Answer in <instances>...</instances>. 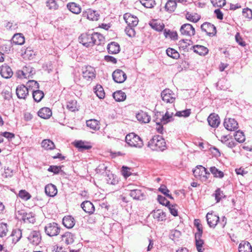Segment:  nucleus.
<instances>
[{"mask_svg":"<svg viewBox=\"0 0 252 252\" xmlns=\"http://www.w3.org/2000/svg\"><path fill=\"white\" fill-rule=\"evenodd\" d=\"M148 147L153 151L162 152L166 149V144L161 136L157 135L148 142Z\"/></svg>","mask_w":252,"mask_h":252,"instance_id":"f257e3e1","label":"nucleus"},{"mask_svg":"<svg viewBox=\"0 0 252 252\" xmlns=\"http://www.w3.org/2000/svg\"><path fill=\"white\" fill-rule=\"evenodd\" d=\"M126 142L130 146L141 148L143 142L141 138L134 133H130L126 136Z\"/></svg>","mask_w":252,"mask_h":252,"instance_id":"f03ea898","label":"nucleus"},{"mask_svg":"<svg viewBox=\"0 0 252 252\" xmlns=\"http://www.w3.org/2000/svg\"><path fill=\"white\" fill-rule=\"evenodd\" d=\"M192 171L195 178L202 181H206L210 176V173L207 171V169L202 165H197L196 168Z\"/></svg>","mask_w":252,"mask_h":252,"instance_id":"7ed1b4c3","label":"nucleus"},{"mask_svg":"<svg viewBox=\"0 0 252 252\" xmlns=\"http://www.w3.org/2000/svg\"><path fill=\"white\" fill-rule=\"evenodd\" d=\"M60 227L56 222H51L47 224L44 227L45 233L50 236H57L60 232Z\"/></svg>","mask_w":252,"mask_h":252,"instance_id":"20e7f679","label":"nucleus"},{"mask_svg":"<svg viewBox=\"0 0 252 252\" xmlns=\"http://www.w3.org/2000/svg\"><path fill=\"white\" fill-rule=\"evenodd\" d=\"M94 32L92 33H85L82 34L79 37L80 43L86 47H90L94 45Z\"/></svg>","mask_w":252,"mask_h":252,"instance_id":"39448f33","label":"nucleus"},{"mask_svg":"<svg viewBox=\"0 0 252 252\" xmlns=\"http://www.w3.org/2000/svg\"><path fill=\"white\" fill-rule=\"evenodd\" d=\"M17 213L25 223H33L35 221V215L32 212L27 213L24 210H20Z\"/></svg>","mask_w":252,"mask_h":252,"instance_id":"423d86ee","label":"nucleus"},{"mask_svg":"<svg viewBox=\"0 0 252 252\" xmlns=\"http://www.w3.org/2000/svg\"><path fill=\"white\" fill-rule=\"evenodd\" d=\"M161 97L162 100L166 103H173L175 99V94L168 89H166L161 92Z\"/></svg>","mask_w":252,"mask_h":252,"instance_id":"0eeeda50","label":"nucleus"},{"mask_svg":"<svg viewBox=\"0 0 252 252\" xmlns=\"http://www.w3.org/2000/svg\"><path fill=\"white\" fill-rule=\"evenodd\" d=\"M83 77L87 81H92L95 77V71L94 67L87 66L83 69Z\"/></svg>","mask_w":252,"mask_h":252,"instance_id":"6e6552de","label":"nucleus"},{"mask_svg":"<svg viewBox=\"0 0 252 252\" xmlns=\"http://www.w3.org/2000/svg\"><path fill=\"white\" fill-rule=\"evenodd\" d=\"M202 32H205L208 35L213 36L216 34L217 31L215 26L210 23L205 22L201 26Z\"/></svg>","mask_w":252,"mask_h":252,"instance_id":"1a4fd4ad","label":"nucleus"},{"mask_svg":"<svg viewBox=\"0 0 252 252\" xmlns=\"http://www.w3.org/2000/svg\"><path fill=\"white\" fill-rule=\"evenodd\" d=\"M180 31L182 35L190 37L193 36L195 33L194 28L189 24H183L181 27Z\"/></svg>","mask_w":252,"mask_h":252,"instance_id":"9d476101","label":"nucleus"},{"mask_svg":"<svg viewBox=\"0 0 252 252\" xmlns=\"http://www.w3.org/2000/svg\"><path fill=\"white\" fill-rule=\"evenodd\" d=\"M112 77L115 82L122 83L126 80L127 77L122 70L117 69L113 72Z\"/></svg>","mask_w":252,"mask_h":252,"instance_id":"9b49d317","label":"nucleus"},{"mask_svg":"<svg viewBox=\"0 0 252 252\" xmlns=\"http://www.w3.org/2000/svg\"><path fill=\"white\" fill-rule=\"evenodd\" d=\"M129 195L136 200H143L146 198L144 190L141 189H131L130 190Z\"/></svg>","mask_w":252,"mask_h":252,"instance_id":"f8f14e48","label":"nucleus"},{"mask_svg":"<svg viewBox=\"0 0 252 252\" xmlns=\"http://www.w3.org/2000/svg\"><path fill=\"white\" fill-rule=\"evenodd\" d=\"M206 217L208 225L212 228H215L220 220L219 216L213 212L208 213Z\"/></svg>","mask_w":252,"mask_h":252,"instance_id":"ddd939ff","label":"nucleus"},{"mask_svg":"<svg viewBox=\"0 0 252 252\" xmlns=\"http://www.w3.org/2000/svg\"><path fill=\"white\" fill-rule=\"evenodd\" d=\"M209 125L213 128H217L220 124V119L219 115L214 113H211L207 118Z\"/></svg>","mask_w":252,"mask_h":252,"instance_id":"4468645a","label":"nucleus"},{"mask_svg":"<svg viewBox=\"0 0 252 252\" xmlns=\"http://www.w3.org/2000/svg\"><path fill=\"white\" fill-rule=\"evenodd\" d=\"M28 239L32 245L37 246L41 242V236L38 231H32L28 237Z\"/></svg>","mask_w":252,"mask_h":252,"instance_id":"2eb2a0df","label":"nucleus"},{"mask_svg":"<svg viewBox=\"0 0 252 252\" xmlns=\"http://www.w3.org/2000/svg\"><path fill=\"white\" fill-rule=\"evenodd\" d=\"M29 90L28 88L24 85H19L16 90L17 97L20 99H26L29 95Z\"/></svg>","mask_w":252,"mask_h":252,"instance_id":"dca6fc26","label":"nucleus"},{"mask_svg":"<svg viewBox=\"0 0 252 252\" xmlns=\"http://www.w3.org/2000/svg\"><path fill=\"white\" fill-rule=\"evenodd\" d=\"M224 126L230 131H235L238 128V124L234 119H225L223 123Z\"/></svg>","mask_w":252,"mask_h":252,"instance_id":"f3484780","label":"nucleus"},{"mask_svg":"<svg viewBox=\"0 0 252 252\" xmlns=\"http://www.w3.org/2000/svg\"><path fill=\"white\" fill-rule=\"evenodd\" d=\"M124 19L127 24V26H130L132 27L136 26L139 21L137 17L128 13L124 15Z\"/></svg>","mask_w":252,"mask_h":252,"instance_id":"a211bd4d","label":"nucleus"},{"mask_svg":"<svg viewBox=\"0 0 252 252\" xmlns=\"http://www.w3.org/2000/svg\"><path fill=\"white\" fill-rule=\"evenodd\" d=\"M0 74L2 77L8 79L12 77L13 71L8 65L4 64L0 67Z\"/></svg>","mask_w":252,"mask_h":252,"instance_id":"6ab92c4d","label":"nucleus"},{"mask_svg":"<svg viewBox=\"0 0 252 252\" xmlns=\"http://www.w3.org/2000/svg\"><path fill=\"white\" fill-rule=\"evenodd\" d=\"M58 192L57 187L52 184H49L45 187V192L46 194L50 197L55 196Z\"/></svg>","mask_w":252,"mask_h":252,"instance_id":"aec40b11","label":"nucleus"},{"mask_svg":"<svg viewBox=\"0 0 252 252\" xmlns=\"http://www.w3.org/2000/svg\"><path fill=\"white\" fill-rule=\"evenodd\" d=\"M81 207L83 210L89 214H93L94 211V207L90 201H85L81 204Z\"/></svg>","mask_w":252,"mask_h":252,"instance_id":"412c9836","label":"nucleus"},{"mask_svg":"<svg viewBox=\"0 0 252 252\" xmlns=\"http://www.w3.org/2000/svg\"><path fill=\"white\" fill-rule=\"evenodd\" d=\"M52 111L48 107L41 108L38 112V116L44 119H48L52 116Z\"/></svg>","mask_w":252,"mask_h":252,"instance_id":"4be33fe9","label":"nucleus"},{"mask_svg":"<svg viewBox=\"0 0 252 252\" xmlns=\"http://www.w3.org/2000/svg\"><path fill=\"white\" fill-rule=\"evenodd\" d=\"M136 117L138 121L144 123H148L151 120L150 116L147 113L143 111L138 113L136 115Z\"/></svg>","mask_w":252,"mask_h":252,"instance_id":"5701e85b","label":"nucleus"},{"mask_svg":"<svg viewBox=\"0 0 252 252\" xmlns=\"http://www.w3.org/2000/svg\"><path fill=\"white\" fill-rule=\"evenodd\" d=\"M106 180L108 184L115 185L118 183L119 179L116 175L112 174L110 171H106Z\"/></svg>","mask_w":252,"mask_h":252,"instance_id":"b1692460","label":"nucleus"},{"mask_svg":"<svg viewBox=\"0 0 252 252\" xmlns=\"http://www.w3.org/2000/svg\"><path fill=\"white\" fill-rule=\"evenodd\" d=\"M107 50L109 54H115L120 51L119 44L115 42H112L107 45Z\"/></svg>","mask_w":252,"mask_h":252,"instance_id":"393cba45","label":"nucleus"},{"mask_svg":"<svg viewBox=\"0 0 252 252\" xmlns=\"http://www.w3.org/2000/svg\"><path fill=\"white\" fill-rule=\"evenodd\" d=\"M63 223L67 228H71L75 225L74 219L71 216L64 217L63 219Z\"/></svg>","mask_w":252,"mask_h":252,"instance_id":"a878e982","label":"nucleus"},{"mask_svg":"<svg viewBox=\"0 0 252 252\" xmlns=\"http://www.w3.org/2000/svg\"><path fill=\"white\" fill-rule=\"evenodd\" d=\"M239 252H252V247L248 241H242L239 246Z\"/></svg>","mask_w":252,"mask_h":252,"instance_id":"bb28decb","label":"nucleus"},{"mask_svg":"<svg viewBox=\"0 0 252 252\" xmlns=\"http://www.w3.org/2000/svg\"><path fill=\"white\" fill-rule=\"evenodd\" d=\"M173 113L169 114L168 112H166L164 114L162 112V116L159 120H157V121L160 122V125H165L168 123L172 121Z\"/></svg>","mask_w":252,"mask_h":252,"instance_id":"cd10ccee","label":"nucleus"},{"mask_svg":"<svg viewBox=\"0 0 252 252\" xmlns=\"http://www.w3.org/2000/svg\"><path fill=\"white\" fill-rule=\"evenodd\" d=\"M192 48L194 52L201 56H205L209 51L207 48L202 45H196L192 46Z\"/></svg>","mask_w":252,"mask_h":252,"instance_id":"c85d7f7f","label":"nucleus"},{"mask_svg":"<svg viewBox=\"0 0 252 252\" xmlns=\"http://www.w3.org/2000/svg\"><path fill=\"white\" fill-rule=\"evenodd\" d=\"M66 108L71 112H75L79 110L80 106L76 100H71L67 102Z\"/></svg>","mask_w":252,"mask_h":252,"instance_id":"c756f323","label":"nucleus"},{"mask_svg":"<svg viewBox=\"0 0 252 252\" xmlns=\"http://www.w3.org/2000/svg\"><path fill=\"white\" fill-rule=\"evenodd\" d=\"M67 7L71 12L76 14H79L81 11L80 6L75 2L68 3Z\"/></svg>","mask_w":252,"mask_h":252,"instance_id":"7c9ffc66","label":"nucleus"},{"mask_svg":"<svg viewBox=\"0 0 252 252\" xmlns=\"http://www.w3.org/2000/svg\"><path fill=\"white\" fill-rule=\"evenodd\" d=\"M62 241L67 245H69L74 242V235L70 232H66L62 236Z\"/></svg>","mask_w":252,"mask_h":252,"instance_id":"2f4dec72","label":"nucleus"},{"mask_svg":"<svg viewBox=\"0 0 252 252\" xmlns=\"http://www.w3.org/2000/svg\"><path fill=\"white\" fill-rule=\"evenodd\" d=\"M11 40L15 45H22L25 42V38L22 34L16 33L13 36Z\"/></svg>","mask_w":252,"mask_h":252,"instance_id":"473e14b6","label":"nucleus"},{"mask_svg":"<svg viewBox=\"0 0 252 252\" xmlns=\"http://www.w3.org/2000/svg\"><path fill=\"white\" fill-rule=\"evenodd\" d=\"M20 72L24 74L26 78H30V77H32V76L35 74V71L33 67L29 65L23 67L22 72Z\"/></svg>","mask_w":252,"mask_h":252,"instance_id":"72a5a7b5","label":"nucleus"},{"mask_svg":"<svg viewBox=\"0 0 252 252\" xmlns=\"http://www.w3.org/2000/svg\"><path fill=\"white\" fill-rule=\"evenodd\" d=\"M113 97L116 101H123L126 99V95L122 91H117L113 94Z\"/></svg>","mask_w":252,"mask_h":252,"instance_id":"f704fd0d","label":"nucleus"},{"mask_svg":"<svg viewBox=\"0 0 252 252\" xmlns=\"http://www.w3.org/2000/svg\"><path fill=\"white\" fill-rule=\"evenodd\" d=\"M153 217L158 221H163L165 219V213L162 210L158 209L155 210L153 213Z\"/></svg>","mask_w":252,"mask_h":252,"instance_id":"c9c22d12","label":"nucleus"},{"mask_svg":"<svg viewBox=\"0 0 252 252\" xmlns=\"http://www.w3.org/2000/svg\"><path fill=\"white\" fill-rule=\"evenodd\" d=\"M11 236L12 237V242L16 244L22 237V230L20 229H16L13 230Z\"/></svg>","mask_w":252,"mask_h":252,"instance_id":"e433bc0d","label":"nucleus"},{"mask_svg":"<svg viewBox=\"0 0 252 252\" xmlns=\"http://www.w3.org/2000/svg\"><path fill=\"white\" fill-rule=\"evenodd\" d=\"M42 147L45 150H51L55 148V144L50 139H44L41 142Z\"/></svg>","mask_w":252,"mask_h":252,"instance_id":"4c0bfd02","label":"nucleus"},{"mask_svg":"<svg viewBox=\"0 0 252 252\" xmlns=\"http://www.w3.org/2000/svg\"><path fill=\"white\" fill-rule=\"evenodd\" d=\"M44 96V93L42 91L38 89L32 91V97L34 100L36 102H40Z\"/></svg>","mask_w":252,"mask_h":252,"instance_id":"58836bf2","label":"nucleus"},{"mask_svg":"<svg viewBox=\"0 0 252 252\" xmlns=\"http://www.w3.org/2000/svg\"><path fill=\"white\" fill-rule=\"evenodd\" d=\"M176 6L177 3L175 0H169L165 5V9L169 12H172L175 11Z\"/></svg>","mask_w":252,"mask_h":252,"instance_id":"ea45409f","label":"nucleus"},{"mask_svg":"<svg viewBox=\"0 0 252 252\" xmlns=\"http://www.w3.org/2000/svg\"><path fill=\"white\" fill-rule=\"evenodd\" d=\"M94 90V93L100 99H103L105 97V93L103 87L100 85H97Z\"/></svg>","mask_w":252,"mask_h":252,"instance_id":"a19ab883","label":"nucleus"},{"mask_svg":"<svg viewBox=\"0 0 252 252\" xmlns=\"http://www.w3.org/2000/svg\"><path fill=\"white\" fill-rule=\"evenodd\" d=\"M86 125L87 126L93 130H97L99 129V126L98 125V122L94 119H91L86 121Z\"/></svg>","mask_w":252,"mask_h":252,"instance_id":"79ce46f5","label":"nucleus"},{"mask_svg":"<svg viewBox=\"0 0 252 252\" xmlns=\"http://www.w3.org/2000/svg\"><path fill=\"white\" fill-rule=\"evenodd\" d=\"M164 35L167 38L169 37L172 40H177L178 39V34L176 32H171L169 30L164 29Z\"/></svg>","mask_w":252,"mask_h":252,"instance_id":"37998d69","label":"nucleus"},{"mask_svg":"<svg viewBox=\"0 0 252 252\" xmlns=\"http://www.w3.org/2000/svg\"><path fill=\"white\" fill-rule=\"evenodd\" d=\"M88 19L92 21H97L98 19L99 15L96 11L89 10L87 14Z\"/></svg>","mask_w":252,"mask_h":252,"instance_id":"c03bdc74","label":"nucleus"},{"mask_svg":"<svg viewBox=\"0 0 252 252\" xmlns=\"http://www.w3.org/2000/svg\"><path fill=\"white\" fill-rule=\"evenodd\" d=\"M26 86L28 88L29 90H34V89H38L39 85L38 82L33 80H30L26 83Z\"/></svg>","mask_w":252,"mask_h":252,"instance_id":"a18cd8bd","label":"nucleus"},{"mask_svg":"<svg viewBox=\"0 0 252 252\" xmlns=\"http://www.w3.org/2000/svg\"><path fill=\"white\" fill-rule=\"evenodd\" d=\"M194 224L197 229V232L195 233V235H197V237H202L203 233V229L202 225L200 223V220L198 219H195L194 220Z\"/></svg>","mask_w":252,"mask_h":252,"instance_id":"49530a36","label":"nucleus"},{"mask_svg":"<svg viewBox=\"0 0 252 252\" xmlns=\"http://www.w3.org/2000/svg\"><path fill=\"white\" fill-rule=\"evenodd\" d=\"M235 139L239 143H243L245 141V136L244 132L240 130H237L234 135Z\"/></svg>","mask_w":252,"mask_h":252,"instance_id":"de8ad7c7","label":"nucleus"},{"mask_svg":"<svg viewBox=\"0 0 252 252\" xmlns=\"http://www.w3.org/2000/svg\"><path fill=\"white\" fill-rule=\"evenodd\" d=\"M75 146L81 150H89L92 148L91 146L86 145V143L82 141H77L75 143Z\"/></svg>","mask_w":252,"mask_h":252,"instance_id":"09e8293b","label":"nucleus"},{"mask_svg":"<svg viewBox=\"0 0 252 252\" xmlns=\"http://www.w3.org/2000/svg\"><path fill=\"white\" fill-rule=\"evenodd\" d=\"M201 237H197V235H195V245L198 252H203L204 250V249H202L204 242L203 240L201 239Z\"/></svg>","mask_w":252,"mask_h":252,"instance_id":"8fccbe9b","label":"nucleus"},{"mask_svg":"<svg viewBox=\"0 0 252 252\" xmlns=\"http://www.w3.org/2000/svg\"><path fill=\"white\" fill-rule=\"evenodd\" d=\"M181 232L178 230L173 229L170 231L169 237L172 240H178V238L181 236Z\"/></svg>","mask_w":252,"mask_h":252,"instance_id":"3c124183","label":"nucleus"},{"mask_svg":"<svg viewBox=\"0 0 252 252\" xmlns=\"http://www.w3.org/2000/svg\"><path fill=\"white\" fill-rule=\"evenodd\" d=\"M186 17L188 20L194 23L197 22L200 19V16H199L197 14H194V15H192L191 14H190L189 12H187Z\"/></svg>","mask_w":252,"mask_h":252,"instance_id":"603ef678","label":"nucleus"},{"mask_svg":"<svg viewBox=\"0 0 252 252\" xmlns=\"http://www.w3.org/2000/svg\"><path fill=\"white\" fill-rule=\"evenodd\" d=\"M210 170L215 177L221 178L224 176L223 173L222 171L219 170V169L215 166L211 167Z\"/></svg>","mask_w":252,"mask_h":252,"instance_id":"864d4df0","label":"nucleus"},{"mask_svg":"<svg viewBox=\"0 0 252 252\" xmlns=\"http://www.w3.org/2000/svg\"><path fill=\"white\" fill-rule=\"evenodd\" d=\"M166 54L169 56L173 59H178L179 57V54L174 49L168 48L166 50Z\"/></svg>","mask_w":252,"mask_h":252,"instance_id":"5fc2aeb1","label":"nucleus"},{"mask_svg":"<svg viewBox=\"0 0 252 252\" xmlns=\"http://www.w3.org/2000/svg\"><path fill=\"white\" fill-rule=\"evenodd\" d=\"M140 3L145 7L152 8L156 4L155 0H140Z\"/></svg>","mask_w":252,"mask_h":252,"instance_id":"6e6d98bb","label":"nucleus"},{"mask_svg":"<svg viewBox=\"0 0 252 252\" xmlns=\"http://www.w3.org/2000/svg\"><path fill=\"white\" fill-rule=\"evenodd\" d=\"M150 25L153 29L158 32L162 31L164 28L163 24H158L156 21L153 22Z\"/></svg>","mask_w":252,"mask_h":252,"instance_id":"4d7b16f0","label":"nucleus"},{"mask_svg":"<svg viewBox=\"0 0 252 252\" xmlns=\"http://www.w3.org/2000/svg\"><path fill=\"white\" fill-rule=\"evenodd\" d=\"M159 191L164 194L166 196L168 197L170 199H173V197L169 193L170 192L169 190L167 188V187L162 185H161L160 188L158 189Z\"/></svg>","mask_w":252,"mask_h":252,"instance_id":"13d9d810","label":"nucleus"},{"mask_svg":"<svg viewBox=\"0 0 252 252\" xmlns=\"http://www.w3.org/2000/svg\"><path fill=\"white\" fill-rule=\"evenodd\" d=\"M46 5L51 10H56L59 7L56 0H48Z\"/></svg>","mask_w":252,"mask_h":252,"instance_id":"bf43d9fd","label":"nucleus"},{"mask_svg":"<svg viewBox=\"0 0 252 252\" xmlns=\"http://www.w3.org/2000/svg\"><path fill=\"white\" fill-rule=\"evenodd\" d=\"M8 232L7 224L4 223H0V237H5Z\"/></svg>","mask_w":252,"mask_h":252,"instance_id":"052dcab7","label":"nucleus"},{"mask_svg":"<svg viewBox=\"0 0 252 252\" xmlns=\"http://www.w3.org/2000/svg\"><path fill=\"white\" fill-rule=\"evenodd\" d=\"M19 196L25 200H28L31 197L30 194L25 190H21L19 192Z\"/></svg>","mask_w":252,"mask_h":252,"instance_id":"680f3d73","label":"nucleus"},{"mask_svg":"<svg viewBox=\"0 0 252 252\" xmlns=\"http://www.w3.org/2000/svg\"><path fill=\"white\" fill-rule=\"evenodd\" d=\"M134 27L127 26L125 29L126 34L129 37H133L135 35V31L133 28Z\"/></svg>","mask_w":252,"mask_h":252,"instance_id":"e2e57ef3","label":"nucleus"},{"mask_svg":"<svg viewBox=\"0 0 252 252\" xmlns=\"http://www.w3.org/2000/svg\"><path fill=\"white\" fill-rule=\"evenodd\" d=\"M191 113V110L189 109H186L181 111H178L176 112L175 116L178 117H188Z\"/></svg>","mask_w":252,"mask_h":252,"instance_id":"0e129e2a","label":"nucleus"},{"mask_svg":"<svg viewBox=\"0 0 252 252\" xmlns=\"http://www.w3.org/2000/svg\"><path fill=\"white\" fill-rule=\"evenodd\" d=\"M214 7H222L225 5V0H210Z\"/></svg>","mask_w":252,"mask_h":252,"instance_id":"69168bd1","label":"nucleus"},{"mask_svg":"<svg viewBox=\"0 0 252 252\" xmlns=\"http://www.w3.org/2000/svg\"><path fill=\"white\" fill-rule=\"evenodd\" d=\"M158 202L165 206H168L170 204V202L164 196L158 195Z\"/></svg>","mask_w":252,"mask_h":252,"instance_id":"338daca9","label":"nucleus"},{"mask_svg":"<svg viewBox=\"0 0 252 252\" xmlns=\"http://www.w3.org/2000/svg\"><path fill=\"white\" fill-rule=\"evenodd\" d=\"M242 14L244 17L249 19H252V10L250 8H244L243 10Z\"/></svg>","mask_w":252,"mask_h":252,"instance_id":"774afa93","label":"nucleus"}]
</instances>
